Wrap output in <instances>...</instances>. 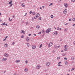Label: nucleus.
<instances>
[{"instance_id": "nucleus-1", "label": "nucleus", "mask_w": 75, "mask_h": 75, "mask_svg": "<svg viewBox=\"0 0 75 75\" xmlns=\"http://www.w3.org/2000/svg\"><path fill=\"white\" fill-rule=\"evenodd\" d=\"M51 29H48L45 31V32L46 33H49L50 31H51Z\"/></svg>"}, {"instance_id": "nucleus-2", "label": "nucleus", "mask_w": 75, "mask_h": 75, "mask_svg": "<svg viewBox=\"0 0 75 75\" xmlns=\"http://www.w3.org/2000/svg\"><path fill=\"white\" fill-rule=\"evenodd\" d=\"M39 16H40V14L39 13H37L36 15V16H35V19H36V18H38Z\"/></svg>"}, {"instance_id": "nucleus-3", "label": "nucleus", "mask_w": 75, "mask_h": 75, "mask_svg": "<svg viewBox=\"0 0 75 75\" xmlns=\"http://www.w3.org/2000/svg\"><path fill=\"white\" fill-rule=\"evenodd\" d=\"M58 34V32L57 31L54 32L52 33V34L53 35H57Z\"/></svg>"}, {"instance_id": "nucleus-4", "label": "nucleus", "mask_w": 75, "mask_h": 75, "mask_svg": "<svg viewBox=\"0 0 75 75\" xmlns=\"http://www.w3.org/2000/svg\"><path fill=\"white\" fill-rule=\"evenodd\" d=\"M53 44V43H52V42L50 43L48 45V47H49V48H50V47L51 46H52V45Z\"/></svg>"}, {"instance_id": "nucleus-5", "label": "nucleus", "mask_w": 75, "mask_h": 75, "mask_svg": "<svg viewBox=\"0 0 75 75\" xmlns=\"http://www.w3.org/2000/svg\"><path fill=\"white\" fill-rule=\"evenodd\" d=\"M12 3V0H11L10 2H9V4H10V6H9L10 7L13 6V4Z\"/></svg>"}, {"instance_id": "nucleus-6", "label": "nucleus", "mask_w": 75, "mask_h": 75, "mask_svg": "<svg viewBox=\"0 0 75 75\" xmlns=\"http://www.w3.org/2000/svg\"><path fill=\"white\" fill-rule=\"evenodd\" d=\"M7 58H4L2 59V61H7Z\"/></svg>"}, {"instance_id": "nucleus-7", "label": "nucleus", "mask_w": 75, "mask_h": 75, "mask_svg": "<svg viewBox=\"0 0 75 75\" xmlns=\"http://www.w3.org/2000/svg\"><path fill=\"white\" fill-rule=\"evenodd\" d=\"M21 33L22 34H25V32L24 31V30H22L21 31Z\"/></svg>"}, {"instance_id": "nucleus-8", "label": "nucleus", "mask_w": 75, "mask_h": 75, "mask_svg": "<svg viewBox=\"0 0 75 75\" xmlns=\"http://www.w3.org/2000/svg\"><path fill=\"white\" fill-rule=\"evenodd\" d=\"M4 56H5V57H7L9 56V54H7V53H5L4 54Z\"/></svg>"}, {"instance_id": "nucleus-9", "label": "nucleus", "mask_w": 75, "mask_h": 75, "mask_svg": "<svg viewBox=\"0 0 75 75\" xmlns=\"http://www.w3.org/2000/svg\"><path fill=\"white\" fill-rule=\"evenodd\" d=\"M67 13V9H65L64 11H63V13L64 14H66Z\"/></svg>"}, {"instance_id": "nucleus-10", "label": "nucleus", "mask_w": 75, "mask_h": 75, "mask_svg": "<svg viewBox=\"0 0 75 75\" xmlns=\"http://www.w3.org/2000/svg\"><path fill=\"white\" fill-rule=\"evenodd\" d=\"M64 6L65 7L67 8L68 7V4H67L66 3H65L64 4Z\"/></svg>"}, {"instance_id": "nucleus-11", "label": "nucleus", "mask_w": 75, "mask_h": 75, "mask_svg": "<svg viewBox=\"0 0 75 75\" xmlns=\"http://www.w3.org/2000/svg\"><path fill=\"white\" fill-rule=\"evenodd\" d=\"M29 40H30V38L28 37H27L26 38V40L27 42H29Z\"/></svg>"}, {"instance_id": "nucleus-12", "label": "nucleus", "mask_w": 75, "mask_h": 75, "mask_svg": "<svg viewBox=\"0 0 75 75\" xmlns=\"http://www.w3.org/2000/svg\"><path fill=\"white\" fill-rule=\"evenodd\" d=\"M46 65L47 66H49L50 65V62H47L46 63Z\"/></svg>"}, {"instance_id": "nucleus-13", "label": "nucleus", "mask_w": 75, "mask_h": 75, "mask_svg": "<svg viewBox=\"0 0 75 75\" xmlns=\"http://www.w3.org/2000/svg\"><path fill=\"white\" fill-rule=\"evenodd\" d=\"M40 67L41 66H40V65H38L36 67L37 69H40Z\"/></svg>"}, {"instance_id": "nucleus-14", "label": "nucleus", "mask_w": 75, "mask_h": 75, "mask_svg": "<svg viewBox=\"0 0 75 75\" xmlns=\"http://www.w3.org/2000/svg\"><path fill=\"white\" fill-rule=\"evenodd\" d=\"M28 71V69L27 68H26L25 69L24 71L25 72H27Z\"/></svg>"}, {"instance_id": "nucleus-15", "label": "nucleus", "mask_w": 75, "mask_h": 75, "mask_svg": "<svg viewBox=\"0 0 75 75\" xmlns=\"http://www.w3.org/2000/svg\"><path fill=\"white\" fill-rule=\"evenodd\" d=\"M32 49H35L36 48V46H32Z\"/></svg>"}, {"instance_id": "nucleus-16", "label": "nucleus", "mask_w": 75, "mask_h": 75, "mask_svg": "<svg viewBox=\"0 0 75 75\" xmlns=\"http://www.w3.org/2000/svg\"><path fill=\"white\" fill-rule=\"evenodd\" d=\"M1 25H6V26H7V24H5V22L4 23L2 24Z\"/></svg>"}, {"instance_id": "nucleus-17", "label": "nucleus", "mask_w": 75, "mask_h": 75, "mask_svg": "<svg viewBox=\"0 0 75 75\" xmlns=\"http://www.w3.org/2000/svg\"><path fill=\"white\" fill-rule=\"evenodd\" d=\"M4 46L5 47H8V45L7 43H6L4 45Z\"/></svg>"}, {"instance_id": "nucleus-18", "label": "nucleus", "mask_w": 75, "mask_h": 75, "mask_svg": "<svg viewBox=\"0 0 75 75\" xmlns=\"http://www.w3.org/2000/svg\"><path fill=\"white\" fill-rule=\"evenodd\" d=\"M21 6H22V7H25V5H24V3H23V4H21Z\"/></svg>"}, {"instance_id": "nucleus-19", "label": "nucleus", "mask_w": 75, "mask_h": 75, "mask_svg": "<svg viewBox=\"0 0 75 75\" xmlns=\"http://www.w3.org/2000/svg\"><path fill=\"white\" fill-rule=\"evenodd\" d=\"M20 62V60H18L16 61L15 62L17 63L19 62Z\"/></svg>"}, {"instance_id": "nucleus-20", "label": "nucleus", "mask_w": 75, "mask_h": 75, "mask_svg": "<svg viewBox=\"0 0 75 75\" xmlns=\"http://www.w3.org/2000/svg\"><path fill=\"white\" fill-rule=\"evenodd\" d=\"M68 47V45H65L64 47V48H66L67 47Z\"/></svg>"}, {"instance_id": "nucleus-21", "label": "nucleus", "mask_w": 75, "mask_h": 75, "mask_svg": "<svg viewBox=\"0 0 75 75\" xmlns=\"http://www.w3.org/2000/svg\"><path fill=\"white\" fill-rule=\"evenodd\" d=\"M37 28H40V25H37L36 26Z\"/></svg>"}, {"instance_id": "nucleus-22", "label": "nucleus", "mask_w": 75, "mask_h": 75, "mask_svg": "<svg viewBox=\"0 0 75 75\" xmlns=\"http://www.w3.org/2000/svg\"><path fill=\"white\" fill-rule=\"evenodd\" d=\"M65 65H67V64H68V62H67V61H65Z\"/></svg>"}, {"instance_id": "nucleus-23", "label": "nucleus", "mask_w": 75, "mask_h": 75, "mask_svg": "<svg viewBox=\"0 0 75 75\" xmlns=\"http://www.w3.org/2000/svg\"><path fill=\"white\" fill-rule=\"evenodd\" d=\"M34 19H35V16L34 17H33L32 18V21H33V20H34Z\"/></svg>"}, {"instance_id": "nucleus-24", "label": "nucleus", "mask_w": 75, "mask_h": 75, "mask_svg": "<svg viewBox=\"0 0 75 75\" xmlns=\"http://www.w3.org/2000/svg\"><path fill=\"white\" fill-rule=\"evenodd\" d=\"M64 51H67V48H65L64 50Z\"/></svg>"}, {"instance_id": "nucleus-25", "label": "nucleus", "mask_w": 75, "mask_h": 75, "mask_svg": "<svg viewBox=\"0 0 75 75\" xmlns=\"http://www.w3.org/2000/svg\"><path fill=\"white\" fill-rule=\"evenodd\" d=\"M24 36L23 35H22L21 36V38H24Z\"/></svg>"}, {"instance_id": "nucleus-26", "label": "nucleus", "mask_w": 75, "mask_h": 75, "mask_svg": "<svg viewBox=\"0 0 75 75\" xmlns=\"http://www.w3.org/2000/svg\"><path fill=\"white\" fill-rule=\"evenodd\" d=\"M60 58H61V57H58L57 58V59H60Z\"/></svg>"}, {"instance_id": "nucleus-27", "label": "nucleus", "mask_w": 75, "mask_h": 75, "mask_svg": "<svg viewBox=\"0 0 75 75\" xmlns=\"http://www.w3.org/2000/svg\"><path fill=\"white\" fill-rule=\"evenodd\" d=\"M27 46L28 47H29V46H30V44L29 43H28L27 44Z\"/></svg>"}, {"instance_id": "nucleus-28", "label": "nucleus", "mask_w": 75, "mask_h": 75, "mask_svg": "<svg viewBox=\"0 0 75 75\" xmlns=\"http://www.w3.org/2000/svg\"><path fill=\"white\" fill-rule=\"evenodd\" d=\"M51 18H54V16H53V15H51Z\"/></svg>"}, {"instance_id": "nucleus-29", "label": "nucleus", "mask_w": 75, "mask_h": 75, "mask_svg": "<svg viewBox=\"0 0 75 75\" xmlns=\"http://www.w3.org/2000/svg\"><path fill=\"white\" fill-rule=\"evenodd\" d=\"M35 12H33L32 13V14H33V15H35Z\"/></svg>"}, {"instance_id": "nucleus-30", "label": "nucleus", "mask_w": 75, "mask_h": 75, "mask_svg": "<svg viewBox=\"0 0 75 75\" xmlns=\"http://www.w3.org/2000/svg\"><path fill=\"white\" fill-rule=\"evenodd\" d=\"M71 60H74V57H72L71 58Z\"/></svg>"}, {"instance_id": "nucleus-31", "label": "nucleus", "mask_w": 75, "mask_h": 75, "mask_svg": "<svg viewBox=\"0 0 75 75\" xmlns=\"http://www.w3.org/2000/svg\"><path fill=\"white\" fill-rule=\"evenodd\" d=\"M12 20H13V19H12L11 20H10V18H9V21H12Z\"/></svg>"}, {"instance_id": "nucleus-32", "label": "nucleus", "mask_w": 75, "mask_h": 75, "mask_svg": "<svg viewBox=\"0 0 75 75\" xmlns=\"http://www.w3.org/2000/svg\"><path fill=\"white\" fill-rule=\"evenodd\" d=\"M71 2H74L75 1V0H71Z\"/></svg>"}, {"instance_id": "nucleus-33", "label": "nucleus", "mask_w": 75, "mask_h": 75, "mask_svg": "<svg viewBox=\"0 0 75 75\" xmlns=\"http://www.w3.org/2000/svg\"><path fill=\"white\" fill-rule=\"evenodd\" d=\"M42 33H45V32L44 31V29L42 30Z\"/></svg>"}, {"instance_id": "nucleus-34", "label": "nucleus", "mask_w": 75, "mask_h": 75, "mask_svg": "<svg viewBox=\"0 0 75 75\" xmlns=\"http://www.w3.org/2000/svg\"><path fill=\"white\" fill-rule=\"evenodd\" d=\"M25 62L26 64H27V63H28V61L27 60H26V61H25Z\"/></svg>"}, {"instance_id": "nucleus-35", "label": "nucleus", "mask_w": 75, "mask_h": 75, "mask_svg": "<svg viewBox=\"0 0 75 75\" xmlns=\"http://www.w3.org/2000/svg\"><path fill=\"white\" fill-rule=\"evenodd\" d=\"M57 30H59V27H57Z\"/></svg>"}, {"instance_id": "nucleus-36", "label": "nucleus", "mask_w": 75, "mask_h": 75, "mask_svg": "<svg viewBox=\"0 0 75 75\" xmlns=\"http://www.w3.org/2000/svg\"><path fill=\"white\" fill-rule=\"evenodd\" d=\"M42 44L39 47V48H41V47H42Z\"/></svg>"}, {"instance_id": "nucleus-37", "label": "nucleus", "mask_w": 75, "mask_h": 75, "mask_svg": "<svg viewBox=\"0 0 75 75\" xmlns=\"http://www.w3.org/2000/svg\"><path fill=\"white\" fill-rule=\"evenodd\" d=\"M73 21H75V18H74L72 19Z\"/></svg>"}, {"instance_id": "nucleus-38", "label": "nucleus", "mask_w": 75, "mask_h": 75, "mask_svg": "<svg viewBox=\"0 0 75 75\" xmlns=\"http://www.w3.org/2000/svg\"><path fill=\"white\" fill-rule=\"evenodd\" d=\"M74 69H75V68H73L71 69V71H74Z\"/></svg>"}, {"instance_id": "nucleus-39", "label": "nucleus", "mask_w": 75, "mask_h": 75, "mask_svg": "<svg viewBox=\"0 0 75 75\" xmlns=\"http://www.w3.org/2000/svg\"><path fill=\"white\" fill-rule=\"evenodd\" d=\"M39 20H41V17H40L39 18Z\"/></svg>"}, {"instance_id": "nucleus-40", "label": "nucleus", "mask_w": 75, "mask_h": 75, "mask_svg": "<svg viewBox=\"0 0 75 75\" xmlns=\"http://www.w3.org/2000/svg\"><path fill=\"white\" fill-rule=\"evenodd\" d=\"M52 4H53L52 3H51L50 4V5H49V6H51L52 5Z\"/></svg>"}, {"instance_id": "nucleus-41", "label": "nucleus", "mask_w": 75, "mask_h": 75, "mask_svg": "<svg viewBox=\"0 0 75 75\" xmlns=\"http://www.w3.org/2000/svg\"><path fill=\"white\" fill-rule=\"evenodd\" d=\"M6 38H5V39H4V40H3L4 41H6Z\"/></svg>"}, {"instance_id": "nucleus-42", "label": "nucleus", "mask_w": 75, "mask_h": 75, "mask_svg": "<svg viewBox=\"0 0 75 75\" xmlns=\"http://www.w3.org/2000/svg\"><path fill=\"white\" fill-rule=\"evenodd\" d=\"M67 30H68V29L67 28L65 29L64 30V31H67Z\"/></svg>"}, {"instance_id": "nucleus-43", "label": "nucleus", "mask_w": 75, "mask_h": 75, "mask_svg": "<svg viewBox=\"0 0 75 75\" xmlns=\"http://www.w3.org/2000/svg\"><path fill=\"white\" fill-rule=\"evenodd\" d=\"M54 47L55 48H57V45H55L54 46Z\"/></svg>"}, {"instance_id": "nucleus-44", "label": "nucleus", "mask_w": 75, "mask_h": 75, "mask_svg": "<svg viewBox=\"0 0 75 75\" xmlns=\"http://www.w3.org/2000/svg\"><path fill=\"white\" fill-rule=\"evenodd\" d=\"M71 21V19H69V21Z\"/></svg>"}, {"instance_id": "nucleus-45", "label": "nucleus", "mask_w": 75, "mask_h": 75, "mask_svg": "<svg viewBox=\"0 0 75 75\" xmlns=\"http://www.w3.org/2000/svg\"><path fill=\"white\" fill-rule=\"evenodd\" d=\"M64 59H65L66 60H67V58H64Z\"/></svg>"}, {"instance_id": "nucleus-46", "label": "nucleus", "mask_w": 75, "mask_h": 75, "mask_svg": "<svg viewBox=\"0 0 75 75\" xmlns=\"http://www.w3.org/2000/svg\"><path fill=\"white\" fill-rule=\"evenodd\" d=\"M29 13L30 14H31V13H32V11H30L29 12Z\"/></svg>"}, {"instance_id": "nucleus-47", "label": "nucleus", "mask_w": 75, "mask_h": 75, "mask_svg": "<svg viewBox=\"0 0 75 75\" xmlns=\"http://www.w3.org/2000/svg\"><path fill=\"white\" fill-rule=\"evenodd\" d=\"M14 44H15L14 42H13V43H12V44L13 45H14Z\"/></svg>"}, {"instance_id": "nucleus-48", "label": "nucleus", "mask_w": 75, "mask_h": 75, "mask_svg": "<svg viewBox=\"0 0 75 75\" xmlns=\"http://www.w3.org/2000/svg\"><path fill=\"white\" fill-rule=\"evenodd\" d=\"M27 15V13H26L24 15V16H26Z\"/></svg>"}, {"instance_id": "nucleus-49", "label": "nucleus", "mask_w": 75, "mask_h": 75, "mask_svg": "<svg viewBox=\"0 0 75 75\" xmlns=\"http://www.w3.org/2000/svg\"><path fill=\"white\" fill-rule=\"evenodd\" d=\"M41 32H40L38 33V34H41Z\"/></svg>"}, {"instance_id": "nucleus-50", "label": "nucleus", "mask_w": 75, "mask_h": 75, "mask_svg": "<svg viewBox=\"0 0 75 75\" xmlns=\"http://www.w3.org/2000/svg\"><path fill=\"white\" fill-rule=\"evenodd\" d=\"M60 47V46L59 45V46L57 47H57H58V48H59Z\"/></svg>"}, {"instance_id": "nucleus-51", "label": "nucleus", "mask_w": 75, "mask_h": 75, "mask_svg": "<svg viewBox=\"0 0 75 75\" xmlns=\"http://www.w3.org/2000/svg\"><path fill=\"white\" fill-rule=\"evenodd\" d=\"M63 56H65V54H63Z\"/></svg>"}, {"instance_id": "nucleus-52", "label": "nucleus", "mask_w": 75, "mask_h": 75, "mask_svg": "<svg viewBox=\"0 0 75 75\" xmlns=\"http://www.w3.org/2000/svg\"><path fill=\"white\" fill-rule=\"evenodd\" d=\"M74 45H75V41H74Z\"/></svg>"}, {"instance_id": "nucleus-53", "label": "nucleus", "mask_w": 75, "mask_h": 75, "mask_svg": "<svg viewBox=\"0 0 75 75\" xmlns=\"http://www.w3.org/2000/svg\"><path fill=\"white\" fill-rule=\"evenodd\" d=\"M31 35V34H29L28 35H29V36H30V35Z\"/></svg>"}, {"instance_id": "nucleus-54", "label": "nucleus", "mask_w": 75, "mask_h": 75, "mask_svg": "<svg viewBox=\"0 0 75 75\" xmlns=\"http://www.w3.org/2000/svg\"><path fill=\"white\" fill-rule=\"evenodd\" d=\"M61 65H60V64H58V67H59V66H61Z\"/></svg>"}, {"instance_id": "nucleus-55", "label": "nucleus", "mask_w": 75, "mask_h": 75, "mask_svg": "<svg viewBox=\"0 0 75 75\" xmlns=\"http://www.w3.org/2000/svg\"><path fill=\"white\" fill-rule=\"evenodd\" d=\"M28 24V23L27 22V23H26V24Z\"/></svg>"}, {"instance_id": "nucleus-56", "label": "nucleus", "mask_w": 75, "mask_h": 75, "mask_svg": "<svg viewBox=\"0 0 75 75\" xmlns=\"http://www.w3.org/2000/svg\"><path fill=\"white\" fill-rule=\"evenodd\" d=\"M61 62H59L58 63V64H61Z\"/></svg>"}, {"instance_id": "nucleus-57", "label": "nucleus", "mask_w": 75, "mask_h": 75, "mask_svg": "<svg viewBox=\"0 0 75 75\" xmlns=\"http://www.w3.org/2000/svg\"><path fill=\"white\" fill-rule=\"evenodd\" d=\"M52 52H53V53H54V52H55V51H53Z\"/></svg>"}, {"instance_id": "nucleus-58", "label": "nucleus", "mask_w": 75, "mask_h": 75, "mask_svg": "<svg viewBox=\"0 0 75 75\" xmlns=\"http://www.w3.org/2000/svg\"><path fill=\"white\" fill-rule=\"evenodd\" d=\"M34 35H35V36H36V34H34Z\"/></svg>"}, {"instance_id": "nucleus-59", "label": "nucleus", "mask_w": 75, "mask_h": 75, "mask_svg": "<svg viewBox=\"0 0 75 75\" xmlns=\"http://www.w3.org/2000/svg\"><path fill=\"white\" fill-rule=\"evenodd\" d=\"M40 8L41 10H42V8H41V7H40Z\"/></svg>"}, {"instance_id": "nucleus-60", "label": "nucleus", "mask_w": 75, "mask_h": 75, "mask_svg": "<svg viewBox=\"0 0 75 75\" xmlns=\"http://www.w3.org/2000/svg\"><path fill=\"white\" fill-rule=\"evenodd\" d=\"M13 18H14V16L13 15Z\"/></svg>"}, {"instance_id": "nucleus-61", "label": "nucleus", "mask_w": 75, "mask_h": 75, "mask_svg": "<svg viewBox=\"0 0 75 75\" xmlns=\"http://www.w3.org/2000/svg\"><path fill=\"white\" fill-rule=\"evenodd\" d=\"M68 24V23H66L65 25H67Z\"/></svg>"}, {"instance_id": "nucleus-62", "label": "nucleus", "mask_w": 75, "mask_h": 75, "mask_svg": "<svg viewBox=\"0 0 75 75\" xmlns=\"http://www.w3.org/2000/svg\"><path fill=\"white\" fill-rule=\"evenodd\" d=\"M8 37V36H6V38H7Z\"/></svg>"}, {"instance_id": "nucleus-63", "label": "nucleus", "mask_w": 75, "mask_h": 75, "mask_svg": "<svg viewBox=\"0 0 75 75\" xmlns=\"http://www.w3.org/2000/svg\"><path fill=\"white\" fill-rule=\"evenodd\" d=\"M75 24H74V25H73V26H75Z\"/></svg>"}, {"instance_id": "nucleus-64", "label": "nucleus", "mask_w": 75, "mask_h": 75, "mask_svg": "<svg viewBox=\"0 0 75 75\" xmlns=\"http://www.w3.org/2000/svg\"><path fill=\"white\" fill-rule=\"evenodd\" d=\"M44 6H42V7L43 8H44Z\"/></svg>"}]
</instances>
